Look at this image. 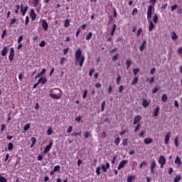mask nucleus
Here are the masks:
<instances>
[{"instance_id": "6", "label": "nucleus", "mask_w": 182, "mask_h": 182, "mask_svg": "<svg viewBox=\"0 0 182 182\" xmlns=\"http://www.w3.org/2000/svg\"><path fill=\"white\" fill-rule=\"evenodd\" d=\"M159 163L161 164L160 168H164L166 164V158L164 156H160L159 158Z\"/></svg>"}, {"instance_id": "14", "label": "nucleus", "mask_w": 182, "mask_h": 182, "mask_svg": "<svg viewBox=\"0 0 182 182\" xmlns=\"http://www.w3.org/2000/svg\"><path fill=\"white\" fill-rule=\"evenodd\" d=\"M159 113H160V107L157 106L156 108H154L153 112V117H157L159 115Z\"/></svg>"}, {"instance_id": "49", "label": "nucleus", "mask_w": 182, "mask_h": 182, "mask_svg": "<svg viewBox=\"0 0 182 182\" xmlns=\"http://www.w3.org/2000/svg\"><path fill=\"white\" fill-rule=\"evenodd\" d=\"M87 96V90H85L82 94V99H86Z\"/></svg>"}, {"instance_id": "36", "label": "nucleus", "mask_w": 182, "mask_h": 182, "mask_svg": "<svg viewBox=\"0 0 182 182\" xmlns=\"http://www.w3.org/2000/svg\"><path fill=\"white\" fill-rule=\"evenodd\" d=\"M65 62H66V58L65 57L61 58L60 60V65H65Z\"/></svg>"}, {"instance_id": "54", "label": "nucleus", "mask_w": 182, "mask_h": 182, "mask_svg": "<svg viewBox=\"0 0 182 182\" xmlns=\"http://www.w3.org/2000/svg\"><path fill=\"white\" fill-rule=\"evenodd\" d=\"M73 131V127L72 126H70L67 129V133H72Z\"/></svg>"}, {"instance_id": "12", "label": "nucleus", "mask_w": 182, "mask_h": 182, "mask_svg": "<svg viewBox=\"0 0 182 182\" xmlns=\"http://www.w3.org/2000/svg\"><path fill=\"white\" fill-rule=\"evenodd\" d=\"M141 120V116L136 115L134 119V124H140Z\"/></svg>"}, {"instance_id": "28", "label": "nucleus", "mask_w": 182, "mask_h": 182, "mask_svg": "<svg viewBox=\"0 0 182 182\" xmlns=\"http://www.w3.org/2000/svg\"><path fill=\"white\" fill-rule=\"evenodd\" d=\"M175 164H178V166H180L181 164V160L180 159V158L178 156H176V158L175 159Z\"/></svg>"}, {"instance_id": "27", "label": "nucleus", "mask_w": 182, "mask_h": 182, "mask_svg": "<svg viewBox=\"0 0 182 182\" xmlns=\"http://www.w3.org/2000/svg\"><path fill=\"white\" fill-rule=\"evenodd\" d=\"M92 36H93V33L92 32H90L87 36H86V41H90V39H92Z\"/></svg>"}, {"instance_id": "52", "label": "nucleus", "mask_w": 182, "mask_h": 182, "mask_svg": "<svg viewBox=\"0 0 182 182\" xmlns=\"http://www.w3.org/2000/svg\"><path fill=\"white\" fill-rule=\"evenodd\" d=\"M128 141H129V139H124L123 141H122L123 146H127Z\"/></svg>"}, {"instance_id": "55", "label": "nucleus", "mask_w": 182, "mask_h": 182, "mask_svg": "<svg viewBox=\"0 0 182 182\" xmlns=\"http://www.w3.org/2000/svg\"><path fill=\"white\" fill-rule=\"evenodd\" d=\"M82 30H80V28H77V31H76V33H75V36L76 38H78L79 37V34L80 33Z\"/></svg>"}, {"instance_id": "39", "label": "nucleus", "mask_w": 182, "mask_h": 182, "mask_svg": "<svg viewBox=\"0 0 182 182\" xmlns=\"http://www.w3.org/2000/svg\"><path fill=\"white\" fill-rule=\"evenodd\" d=\"M90 136H92V134H90V132H85L84 134L85 139H87V138L90 137Z\"/></svg>"}, {"instance_id": "24", "label": "nucleus", "mask_w": 182, "mask_h": 182, "mask_svg": "<svg viewBox=\"0 0 182 182\" xmlns=\"http://www.w3.org/2000/svg\"><path fill=\"white\" fill-rule=\"evenodd\" d=\"M134 178H136V176H129L127 177V182H133V180H134Z\"/></svg>"}, {"instance_id": "29", "label": "nucleus", "mask_w": 182, "mask_h": 182, "mask_svg": "<svg viewBox=\"0 0 182 182\" xmlns=\"http://www.w3.org/2000/svg\"><path fill=\"white\" fill-rule=\"evenodd\" d=\"M8 150H9V151H11V150H14V144H12V142L9 143Z\"/></svg>"}, {"instance_id": "63", "label": "nucleus", "mask_w": 182, "mask_h": 182, "mask_svg": "<svg viewBox=\"0 0 182 182\" xmlns=\"http://www.w3.org/2000/svg\"><path fill=\"white\" fill-rule=\"evenodd\" d=\"M177 52L178 55H182V47H180L179 48H178Z\"/></svg>"}, {"instance_id": "45", "label": "nucleus", "mask_w": 182, "mask_h": 182, "mask_svg": "<svg viewBox=\"0 0 182 182\" xmlns=\"http://www.w3.org/2000/svg\"><path fill=\"white\" fill-rule=\"evenodd\" d=\"M156 2H157V0H149V3L152 4V5H150L149 6H154L156 5Z\"/></svg>"}, {"instance_id": "25", "label": "nucleus", "mask_w": 182, "mask_h": 182, "mask_svg": "<svg viewBox=\"0 0 182 182\" xmlns=\"http://www.w3.org/2000/svg\"><path fill=\"white\" fill-rule=\"evenodd\" d=\"M31 127V124L29 123H27L24 125L23 127V130H24V132H27V130H29V128Z\"/></svg>"}, {"instance_id": "3", "label": "nucleus", "mask_w": 182, "mask_h": 182, "mask_svg": "<svg viewBox=\"0 0 182 182\" xmlns=\"http://www.w3.org/2000/svg\"><path fill=\"white\" fill-rule=\"evenodd\" d=\"M159 22V16L157 14H154L153 16V20L151 21V18L148 19V23H149V32H151L153 29L154 28V23H157Z\"/></svg>"}, {"instance_id": "30", "label": "nucleus", "mask_w": 182, "mask_h": 182, "mask_svg": "<svg viewBox=\"0 0 182 182\" xmlns=\"http://www.w3.org/2000/svg\"><path fill=\"white\" fill-rule=\"evenodd\" d=\"M31 141L32 142L31 147H33V146H35V144H36V138L33 136L31 138Z\"/></svg>"}, {"instance_id": "1", "label": "nucleus", "mask_w": 182, "mask_h": 182, "mask_svg": "<svg viewBox=\"0 0 182 182\" xmlns=\"http://www.w3.org/2000/svg\"><path fill=\"white\" fill-rule=\"evenodd\" d=\"M75 58L76 63L79 65L80 68L83 66V63H85V57L82 55V50L78 48L75 53Z\"/></svg>"}, {"instance_id": "64", "label": "nucleus", "mask_w": 182, "mask_h": 182, "mask_svg": "<svg viewBox=\"0 0 182 182\" xmlns=\"http://www.w3.org/2000/svg\"><path fill=\"white\" fill-rule=\"evenodd\" d=\"M132 15H136V14H137V9L134 8L133 10H132Z\"/></svg>"}, {"instance_id": "15", "label": "nucleus", "mask_w": 182, "mask_h": 182, "mask_svg": "<svg viewBox=\"0 0 182 182\" xmlns=\"http://www.w3.org/2000/svg\"><path fill=\"white\" fill-rule=\"evenodd\" d=\"M30 18H31L32 21H35L36 19V14H35L33 9L30 11Z\"/></svg>"}, {"instance_id": "44", "label": "nucleus", "mask_w": 182, "mask_h": 182, "mask_svg": "<svg viewBox=\"0 0 182 182\" xmlns=\"http://www.w3.org/2000/svg\"><path fill=\"white\" fill-rule=\"evenodd\" d=\"M22 41H23V36H20L18 38L17 42H18V43H22Z\"/></svg>"}, {"instance_id": "58", "label": "nucleus", "mask_w": 182, "mask_h": 182, "mask_svg": "<svg viewBox=\"0 0 182 182\" xmlns=\"http://www.w3.org/2000/svg\"><path fill=\"white\" fill-rule=\"evenodd\" d=\"M0 182H7L6 178L4 176H0Z\"/></svg>"}, {"instance_id": "19", "label": "nucleus", "mask_w": 182, "mask_h": 182, "mask_svg": "<svg viewBox=\"0 0 182 182\" xmlns=\"http://www.w3.org/2000/svg\"><path fill=\"white\" fill-rule=\"evenodd\" d=\"M50 97L54 99L55 100H59V99H60V96L56 94H50Z\"/></svg>"}, {"instance_id": "62", "label": "nucleus", "mask_w": 182, "mask_h": 182, "mask_svg": "<svg viewBox=\"0 0 182 182\" xmlns=\"http://www.w3.org/2000/svg\"><path fill=\"white\" fill-rule=\"evenodd\" d=\"M155 73H156V68H151L150 70L151 75H154Z\"/></svg>"}, {"instance_id": "5", "label": "nucleus", "mask_w": 182, "mask_h": 182, "mask_svg": "<svg viewBox=\"0 0 182 182\" xmlns=\"http://www.w3.org/2000/svg\"><path fill=\"white\" fill-rule=\"evenodd\" d=\"M14 58H15V49H14V48H11L9 55V62H13Z\"/></svg>"}, {"instance_id": "20", "label": "nucleus", "mask_w": 182, "mask_h": 182, "mask_svg": "<svg viewBox=\"0 0 182 182\" xmlns=\"http://www.w3.org/2000/svg\"><path fill=\"white\" fill-rule=\"evenodd\" d=\"M144 144H151L153 143V139L151 138H145L144 140Z\"/></svg>"}, {"instance_id": "10", "label": "nucleus", "mask_w": 182, "mask_h": 182, "mask_svg": "<svg viewBox=\"0 0 182 182\" xmlns=\"http://www.w3.org/2000/svg\"><path fill=\"white\" fill-rule=\"evenodd\" d=\"M170 136H171V132H167V134L165 135V138H164L165 144H168V141H170Z\"/></svg>"}, {"instance_id": "22", "label": "nucleus", "mask_w": 182, "mask_h": 182, "mask_svg": "<svg viewBox=\"0 0 182 182\" xmlns=\"http://www.w3.org/2000/svg\"><path fill=\"white\" fill-rule=\"evenodd\" d=\"M149 103L147 102V100L143 99L142 100V106L144 107H147L149 106Z\"/></svg>"}, {"instance_id": "60", "label": "nucleus", "mask_w": 182, "mask_h": 182, "mask_svg": "<svg viewBox=\"0 0 182 182\" xmlns=\"http://www.w3.org/2000/svg\"><path fill=\"white\" fill-rule=\"evenodd\" d=\"M108 93L109 95H110V93H112V91L113 90V88L112 87V85H109L108 87Z\"/></svg>"}, {"instance_id": "21", "label": "nucleus", "mask_w": 182, "mask_h": 182, "mask_svg": "<svg viewBox=\"0 0 182 182\" xmlns=\"http://www.w3.org/2000/svg\"><path fill=\"white\" fill-rule=\"evenodd\" d=\"M46 77H40L38 80V83H41V85H45L46 83Z\"/></svg>"}, {"instance_id": "40", "label": "nucleus", "mask_w": 182, "mask_h": 182, "mask_svg": "<svg viewBox=\"0 0 182 182\" xmlns=\"http://www.w3.org/2000/svg\"><path fill=\"white\" fill-rule=\"evenodd\" d=\"M133 72H134V76H137V73H139V72H140V69H139V68H134L133 69Z\"/></svg>"}, {"instance_id": "43", "label": "nucleus", "mask_w": 182, "mask_h": 182, "mask_svg": "<svg viewBox=\"0 0 182 182\" xmlns=\"http://www.w3.org/2000/svg\"><path fill=\"white\" fill-rule=\"evenodd\" d=\"M117 58H119V54L116 53L113 57H112V61L116 62L117 60Z\"/></svg>"}, {"instance_id": "33", "label": "nucleus", "mask_w": 182, "mask_h": 182, "mask_svg": "<svg viewBox=\"0 0 182 182\" xmlns=\"http://www.w3.org/2000/svg\"><path fill=\"white\" fill-rule=\"evenodd\" d=\"M114 143L116 146H119V144H120V137H117Z\"/></svg>"}, {"instance_id": "9", "label": "nucleus", "mask_w": 182, "mask_h": 182, "mask_svg": "<svg viewBox=\"0 0 182 182\" xmlns=\"http://www.w3.org/2000/svg\"><path fill=\"white\" fill-rule=\"evenodd\" d=\"M41 26L43 29H44V31H48V28L49 27V25L48 24V22L46 21V20L43 19L41 21Z\"/></svg>"}, {"instance_id": "13", "label": "nucleus", "mask_w": 182, "mask_h": 182, "mask_svg": "<svg viewBox=\"0 0 182 182\" xmlns=\"http://www.w3.org/2000/svg\"><path fill=\"white\" fill-rule=\"evenodd\" d=\"M28 6H23V5H21V12L23 16H25V14H26V11H28Z\"/></svg>"}, {"instance_id": "34", "label": "nucleus", "mask_w": 182, "mask_h": 182, "mask_svg": "<svg viewBox=\"0 0 182 182\" xmlns=\"http://www.w3.org/2000/svg\"><path fill=\"white\" fill-rule=\"evenodd\" d=\"M137 82H139V77H135L134 78V80H132V85H136V84H137Z\"/></svg>"}, {"instance_id": "59", "label": "nucleus", "mask_w": 182, "mask_h": 182, "mask_svg": "<svg viewBox=\"0 0 182 182\" xmlns=\"http://www.w3.org/2000/svg\"><path fill=\"white\" fill-rule=\"evenodd\" d=\"M136 124V126L134 129L135 133H136V132H137L139 130V129H140V124Z\"/></svg>"}, {"instance_id": "4", "label": "nucleus", "mask_w": 182, "mask_h": 182, "mask_svg": "<svg viewBox=\"0 0 182 182\" xmlns=\"http://www.w3.org/2000/svg\"><path fill=\"white\" fill-rule=\"evenodd\" d=\"M153 12H154V6H149L147 9V19H151Z\"/></svg>"}, {"instance_id": "16", "label": "nucleus", "mask_w": 182, "mask_h": 182, "mask_svg": "<svg viewBox=\"0 0 182 182\" xmlns=\"http://www.w3.org/2000/svg\"><path fill=\"white\" fill-rule=\"evenodd\" d=\"M7 54H8V47L4 46L1 51V56H6Z\"/></svg>"}, {"instance_id": "35", "label": "nucleus", "mask_w": 182, "mask_h": 182, "mask_svg": "<svg viewBox=\"0 0 182 182\" xmlns=\"http://www.w3.org/2000/svg\"><path fill=\"white\" fill-rule=\"evenodd\" d=\"M181 180V176L178 175L174 178L173 182H178Z\"/></svg>"}, {"instance_id": "46", "label": "nucleus", "mask_w": 182, "mask_h": 182, "mask_svg": "<svg viewBox=\"0 0 182 182\" xmlns=\"http://www.w3.org/2000/svg\"><path fill=\"white\" fill-rule=\"evenodd\" d=\"M5 36H6V29H4L3 31V33L1 34V39H5Z\"/></svg>"}, {"instance_id": "2", "label": "nucleus", "mask_w": 182, "mask_h": 182, "mask_svg": "<svg viewBox=\"0 0 182 182\" xmlns=\"http://www.w3.org/2000/svg\"><path fill=\"white\" fill-rule=\"evenodd\" d=\"M100 168L102 173H107V169L110 168V164L107 162L105 165L102 164L100 166H97L95 169V173L97 176H100Z\"/></svg>"}, {"instance_id": "47", "label": "nucleus", "mask_w": 182, "mask_h": 182, "mask_svg": "<svg viewBox=\"0 0 182 182\" xmlns=\"http://www.w3.org/2000/svg\"><path fill=\"white\" fill-rule=\"evenodd\" d=\"M60 170V166L57 165L54 167L53 171L56 173V171H59Z\"/></svg>"}, {"instance_id": "32", "label": "nucleus", "mask_w": 182, "mask_h": 182, "mask_svg": "<svg viewBox=\"0 0 182 182\" xmlns=\"http://www.w3.org/2000/svg\"><path fill=\"white\" fill-rule=\"evenodd\" d=\"M52 133H53V129H52V127H48V130H47V134L48 136H50V134H52Z\"/></svg>"}, {"instance_id": "31", "label": "nucleus", "mask_w": 182, "mask_h": 182, "mask_svg": "<svg viewBox=\"0 0 182 182\" xmlns=\"http://www.w3.org/2000/svg\"><path fill=\"white\" fill-rule=\"evenodd\" d=\"M174 144L176 147H178V136H177L174 139H173Z\"/></svg>"}, {"instance_id": "18", "label": "nucleus", "mask_w": 182, "mask_h": 182, "mask_svg": "<svg viewBox=\"0 0 182 182\" xmlns=\"http://www.w3.org/2000/svg\"><path fill=\"white\" fill-rule=\"evenodd\" d=\"M146 40H144L143 41H142V43H141V45L140 46V47H139V50L141 51V52H143V50H144V48H146Z\"/></svg>"}, {"instance_id": "51", "label": "nucleus", "mask_w": 182, "mask_h": 182, "mask_svg": "<svg viewBox=\"0 0 182 182\" xmlns=\"http://www.w3.org/2000/svg\"><path fill=\"white\" fill-rule=\"evenodd\" d=\"M45 45H46V43L45 42V41H41V42L39 44V46L40 48H43Z\"/></svg>"}, {"instance_id": "57", "label": "nucleus", "mask_w": 182, "mask_h": 182, "mask_svg": "<svg viewBox=\"0 0 182 182\" xmlns=\"http://www.w3.org/2000/svg\"><path fill=\"white\" fill-rule=\"evenodd\" d=\"M16 22V18H12L11 21L9 22V25H14Z\"/></svg>"}, {"instance_id": "38", "label": "nucleus", "mask_w": 182, "mask_h": 182, "mask_svg": "<svg viewBox=\"0 0 182 182\" xmlns=\"http://www.w3.org/2000/svg\"><path fill=\"white\" fill-rule=\"evenodd\" d=\"M121 80H122V77L120 75H117V77L116 79L117 85H120V81Z\"/></svg>"}, {"instance_id": "53", "label": "nucleus", "mask_w": 182, "mask_h": 182, "mask_svg": "<svg viewBox=\"0 0 182 182\" xmlns=\"http://www.w3.org/2000/svg\"><path fill=\"white\" fill-rule=\"evenodd\" d=\"M177 4H173V6H171V11L173 12L175 9H177Z\"/></svg>"}, {"instance_id": "37", "label": "nucleus", "mask_w": 182, "mask_h": 182, "mask_svg": "<svg viewBox=\"0 0 182 182\" xmlns=\"http://www.w3.org/2000/svg\"><path fill=\"white\" fill-rule=\"evenodd\" d=\"M161 100H162V102H167V95L164 94V95H162V97H161Z\"/></svg>"}, {"instance_id": "48", "label": "nucleus", "mask_w": 182, "mask_h": 182, "mask_svg": "<svg viewBox=\"0 0 182 182\" xmlns=\"http://www.w3.org/2000/svg\"><path fill=\"white\" fill-rule=\"evenodd\" d=\"M141 32H143V29L142 28H139L137 32H136V36H140V35H141Z\"/></svg>"}, {"instance_id": "17", "label": "nucleus", "mask_w": 182, "mask_h": 182, "mask_svg": "<svg viewBox=\"0 0 182 182\" xmlns=\"http://www.w3.org/2000/svg\"><path fill=\"white\" fill-rule=\"evenodd\" d=\"M171 38L173 41H176V39H178V36H177V34L176 33V32L172 31V32L171 33Z\"/></svg>"}, {"instance_id": "7", "label": "nucleus", "mask_w": 182, "mask_h": 182, "mask_svg": "<svg viewBox=\"0 0 182 182\" xmlns=\"http://www.w3.org/2000/svg\"><path fill=\"white\" fill-rule=\"evenodd\" d=\"M52 146H53V141H50L49 144L46 146V148L44 149L43 151V154H46V153L50 151V149H52Z\"/></svg>"}, {"instance_id": "41", "label": "nucleus", "mask_w": 182, "mask_h": 182, "mask_svg": "<svg viewBox=\"0 0 182 182\" xmlns=\"http://www.w3.org/2000/svg\"><path fill=\"white\" fill-rule=\"evenodd\" d=\"M105 106H106V102L103 101L101 104V111L105 112Z\"/></svg>"}, {"instance_id": "42", "label": "nucleus", "mask_w": 182, "mask_h": 182, "mask_svg": "<svg viewBox=\"0 0 182 182\" xmlns=\"http://www.w3.org/2000/svg\"><path fill=\"white\" fill-rule=\"evenodd\" d=\"M127 68L129 69L132 65V61L130 60H127L126 61Z\"/></svg>"}, {"instance_id": "56", "label": "nucleus", "mask_w": 182, "mask_h": 182, "mask_svg": "<svg viewBox=\"0 0 182 182\" xmlns=\"http://www.w3.org/2000/svg\"><path fill=\"white\" fill-rule=\"evenodd\" d=\"M34 6H38L39 5V0H33Z\"/></svg>"}, {"instance_id": "23", "label": "nucleus", "mask_w": 182, "mask_h": 182, "mask_svg": "<svg viewBox=\"0 0 182 182\" xmlns=\"http://www.w3.org/2000/svg\"><path fill=\"white\" fill-rule=\"evenodd\" d=\"M69 25H70V21H69V19H65L64 21V27L69 28Z\"/></svg>"}, {"instance_id": "26", "label": "nucleus", "mask_w": 182, "mask_h": 182, "mask_svg": "<svg viewBox=\"0 0 182 182\" xmlns=\"http://www.w3.org/2000/svg\"><path fill=\"white\" fill-rule=\"evenodd\" d=\"M114 32H116V24H113L112 28L111 30V36L114 35Z\"/></svg>"}, {"instance_id": "61", "label": "nucleus", "mask_w": 182, "mask_h": 182, "mask_svg": "<svg viewBox=\"0 0 182 182\" xmlns=\"http://www.w3.org/2000/svg\"><path fill=\"white\" fill-rule=\"evenodd\" d=\"M28 23H29V16H27L25 20V25H28Z\"/></svg>"}, {"instance_id": "11", "label": "nucleus", "mask_w": 182, "mask_h": 182, "mask_svg": "<svg viewBox=\"0 0 182 182\" xmlns=\"http://www.w3.org/2000/svg\"><path fill=\"white\" fill-rule=\"evenodd\" d=\"M128 161L127 160H122L121 162H119V164L118 166V170H121V168H123L126 164H127Z\"/></svg>"}, {"instance_id": "8", "label": "nucleus", "mask_w": 182, "mask_h": 182, "mask_svg": "<svg viewBox=\"0 0 182 182\" xmlns=\"http://www.w3.org/2000/svg\"><path fill=\"white\" fill-rule=\"evenodd\" d=\"M157 167V164H156V161H152L150 165V170L151 173L154 174V170H156V168Z\"/></svg>"}, {"instance_id": "50", "label": "nucleus", "mask_w": 182, "mask_h": 182, "mask_svg": "<svg viewBox=\"0 0 182 182\" xmlns=\"http://www.w3.org/2000/svg\"><path fill=\"white\" fill-rule=\"evenodd\" d=\"M145 166H147V162L143 161L142 163L140 164L139 168H141L142 167H145Z\"/></svg>"}]
</instances>
